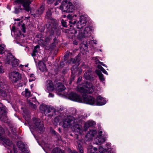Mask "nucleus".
Listing matches in <instances>:
<instances>
[{
  "mask_svg": "<svg viewBox=\"0 0 153 153\" xmlns=\"http://www.w3.org/2000/svg\"><path fill=\"white\" fill-rule=\"evenodd\" d=\"M87 21V18L83 16H81L79 21L76 25L77 27L80 29L76 30L74 29L70 28L67 32V36L72 39L76 37L78 40L80 41L89 37L91 36V32L94 30V28L92 26H88L83 29V27L85 26Z\"/></svg>",
  "mask_w": 153,
  "mask_h": 153,
  "instance_id": "nucleus-1",
  "label": "nucleus"
},
{
  "mask_svg": "<svg viewBox=\"0 0 153 153\" xmlns=\"http://www.w3.org/2000/svg\"><path fill=\"white\" fill-rule=\"evenodd\" d=\"M32 1V0H16L15 1L14 4H22L24 10L28 12L30 10L31 14L35 17L37 16V15H41L43 13L44 9V7L43 6H41L36 11V13H34V10L30 8V5Z\"/></svg>",
  "mask_w": 153,
  "mask_h": 153,
  "instance_id": "nucleus-2",
  "label": "nucleus"
},
{
  "mask_svg": "<svg viewBox=\"0 0 153 153\" xmlns=\"http://www.w3.org/2000/svg\"><path fill=\"white\" fill-rule=\"evenodd\" d=\"M82 118V117L81 118V117L80 116H78L76 119L72 116H68L60 123V125L64 128H69L76 122H80Z\"/></svg>",
  "mask_w": 153,
  "mask_h": 153,
  "instance_id": "nucleus-3",
  "label": "nucleus"
},
{
  "mask_svg": "<svg viewBox=\"0 0 153 153\" xmlns=\"http://www.w3.org/2000/svg\"><path fill=\"white\" fill-rule=\"evenodd\" d=\"M94 90L92 84L88 82L79 85L77 88V91L82 93L91 94L94 92Z\"/></svg>",
  "mask_w": 153,
  "mask_h": 153,
  "instance_id": "nucleus-4",
  "label": "nucleus"
},
{
  "mask_svg": "<svg viewBox=\"0 0 153 153\" xmlns=\"http://www.w3.org/2000/svg\"><path fill=\"white\" fill-rule=\"evenodd\" d=\"M24 117L26 120L28 122L30 126V130H31V128H32L36 131H39V130L40 131L42 132L44 130L43 124L42 123H41V121L39 119H36V118H33V120L34 125H30V123L29 122V116H28L27 118L26 116L24 115Z\"/></svg>",
  "mask_w": 153,
  "mask_h": 153,
  "instance_id": "nucleus-5",
  "label": "nucleus"
},
{
  "mask_svg": "<svg viewBox=\"0 0 153 153\" xmlns=\"http://www.w3.org/2000/svg\"><path fill=\"white\" fill-rule=\"evenodd\" d=\"M79 116L82 117V120H81L80 122L79 123L78 122L77 123L76 122L73 125L72 127L71 128L72 130L74 132V134L77 136L81 135L83 133V132H85L84 131V129H83L82 126L80 124H78V123H82V122L85 119V117L84 116L82 115H79ZM76 138H78V137H76Z\"/></svg>",
  "mask_w": 153,
  "mask_h": 153,
  "instance_id": "nucleus-6",
  "label": "nucleus"
},
{
  "mask_svg": "<svg viewBox=\"0 0 153 153\" xmlns=\"http://www.w3.org/2000/svg\"><path fill=\"white\" fill-rule=\"evenodd\" d=\"M107 137V134L102 129H100L98 131V135L94 139L95 143L97 145H101L106 140Z\"/></svg>",
  "mask_w": 153,
  "mask_h": 153,
  "instance_id": "nucleus-7",
  "label": "nucleus"
},
{
  "mask_svg": "<svg viewBox=\"0 0 153 153\" xmlns=\"http://www.w3.org/2000/svg\"><path fill=\"white\" fill-rule=\"evenodd\" d=\"M8 133L9 131L6 128L3 129L0 126V140L3 142L4 145L11 146L12 145V141L4 136V134H8Z\"/></svg>",
  "mask_w": 153,
  "mask_h": 153,
  "instance_id": "nucleus-8",
  "label": "nucleus"
},
{
  "mask_svg": "<svg viewBox=\"0 0 153 153\" xmlns=\"http://www.w3.org/2000/svg\"><path fill=\"white\" fill-rule=\"evenodd\" d=\"M60 9L66 13H72L75 10V7L71 2L63 1L60 7Z\"/></svg>",
  "mask_w": 153,
  "mask_h": 153,
  "instance_id": "nucleus-9",
  "label": "nucleus"
},
{
  "mask_svg": "<svg viewBox=\"0 0 153 153\" xmlns=\"http://www.w3.org/2000/svg\"><path fill=\"white\" fill-rule=\"evenodd\" d=\"M6 64H11L13 67H16L19 63V60L16 59L10 53H7V57L5 61Z\"/></svg>",
  "mask_w": 153,
  "mask_h": 153,
  "instance_id": "nucleus-10",
  "label": "nucleus"
},
{
  "mask_svg": "<svg viewBox=\"0 0 153 153\" xmlns=\"http://www.w3.org/2000/svg\"><path fill=\"white\" fill-rule=\"evenodd\" d=\"M82 103H86L91 105H96V100L91 96L83 95L82 101Z\"/></svg>",
  "mask_w": 153,
  "mask_h": 153,
  "instance_id": "nucleus-11",
  "label": "nucleus"
},
{
  "mask_svg": "<svg viewBox=\"0 0 153 153\" xmlns=\"http://www.w3.org/2000/svg\"><path fill=\"white\" fill-rule=\"evenodd\" d=\"M5 106L2 103L0 102V119L4 122L7 123L8 122L7 118L6 116L7 111Z\"/></svg>",
  "mask_w": 153,
  "mask_h": 153,
  "instance_id": "nucleus-12",
  "label": "nucleus"
},
{
  "mask_svg": "<svg viewBox=\"0 0 153 153\" xmlns=\"http://www.w3.org/2000/svg\"><path fill=\"white\" fill-rule=\"evenodd\" d=\"M65 97H68L70 100L73 101L80 103H81L82 102V98L79 95L74 93H71L68 95L66 94V95Z\"/></svg>",
  "mask_w": 153,
  "mask_h": 153,
  "instance_id": "nucleus-13",
  "label": "nucleus"
},
{
  "mask_svg": "<svg viewBox=\"0 0 153 153\" xmlns=\"http://www.w3.org/2000/svg\"><path fill=\"white\" fill-rule=\"evenodd\" d=\"M111 143L109 142L106 143L105 146L101 145L99 146L98 151L100 153H105L111 151Z\"/></svg>",
  "mask_w": 153,
  "mask_h": 153,
  "instance_id": "nucleus-14",
  "label": "nucleus"
},
{
  "mask_svg": "<svg viewBox=\"0 0 153 153\" xmlns=\"http://www.w3.org/2000/svg\"><path fill=\"white\" fill-rule=\"evenodd\" d=\"M13 33L16 36V39L17 42H21L20 39L23 38L24 36L23 35H22L20 30L16 29L15 27L13 26L11 30V34H12Z\"/></svg>",
  "mask_w": 153,
  "mask_h": 153,
  "instance_id": "nucleus-15",
  "label": "nucleus"
},
{
  "mask_svg": "<svg viewBox=\"0 0 153 153\" xmlns=\"http://www.w3.org/2000/svg\"><path fill=\"white\" fill-rule=\"evenodd\" d=\"M9 76L10 79L13 82H17L21 78V75L18 72L16 71L10 73Z\"/></svg>",
  "mask_w": 153,
  "mask_h": 153,
  "instance_id": "nucleus-16",
  "label": "nucleus"
},
{
  "mask_svg": "<svg viewBox=\"0 0 153 153\" xmlns=\"http://www.w3.org/2000/svg\"><path fill=\"white\" fill-rule=\"evenodd\" d=\"M56 90L58 92V94L62 96H65L66 95V94L64 92V91L65 89V86L61 83H58L56 85Z\"/></svg>",
  "mask_w": 153,
  "mask_h": 153,
  "instance_id": "nucleus-17",
  "label": "nucleus"
},
{
  "mask_svg": "<svg viewBox=\"0 0 153 153\" xmlns=\"http://www.w3.org/2000/svg\"><path fill=\"white\" fill-rule=\"evenodd\" d=\"M97 134V132L95 130H90L85 136V140L89 141L91 140Z\"/></svg>",
  "mask_w": 153,
  "mask_h": 153,
  "instance_id": "nucleus-18",
  "label": "nucleus"
},
{
  "mask_svg": "<svg viewBox=\"0 0 153 153\" xmlns=\"http://www.w3.org/2000/svg\"><path fill=\"white\" fill-rule=\"evenodd\" d=\"M106 101L107 100L105 98L99 96L96 98V105H102L106 104Z\"/></svg>",
  "mask_w": 153,
  "mask_h": 153,
  "instance_id": "nucleus-19",
  "label": "nucleus"
},
{
  "mask_svg": "<svg viewBox=\"0 0 153 153\" xmlns=\"http://www.w3.org/2000/svg\"><path fill=\"white\" fill-rule=\"evenodd\" d=\"M39 109L41 111L44 112L45 114L48 113L50 112H53L54 111V110L53 109V108L52 107L48 108L45 105H41L39 107Z\"/></svg>",
  "mask_w": 153,
  "mask_h": 153,
  "instance_id": "nucleus-20",
  "label": "nucleus"
},
{
  "mask_svg": "<svg viewBox=\"0 0 153 153\" xmlns=\"http://www.w3.org/2000/svg\"><path fill=\"white\" fill-rule=\"evenodd\" d=\"M46 89L48 92L52 91L54 89V85L52 81L50 80H47L46 83Z\"/></svg>",
  "mask_w": 153,
  "mask_h": 153,
  "instance_id": "nucleus-21",
  "label": "nucleus"
},
{
  "mask_svg": "<svg viewBox=\"0 0 153 153\" xmlns=\"http://www.w3.org/2000/svg\"><path fill=\"white\" fill-rule=\"evenodd\" d=\"M95 124V122L93 120L88 121L84 124V131H85V132L89 127L94 125Z\"/></svg>",
  "mask_w": 153,
  "mask_h": 153,
  "instance_id": "nucleus-22",
  "label": "nucleus"
},
{
  "mask_svg": "<svg viewBox=\"0 0 153 153\" xmlns=\"http://www.w3.org/2000/svg\"><path fill=\"white\" fill-rule=\"evenodd\" d=\"M84 77L86 79L91 80L92 78L91 72L89 71L86 72L84 75Z\"/></svg>",
  "mask_w": 153,
  "mask_h": 153,
  "instance_id": "nucleus-23",
  "label": "nucleus"
},
{
  "mask_svg": "<svg viewBox=\"0 0 153 153\" xmlns=\"http://www.w3.org/2000/svg\"><path fill=\"white\" fill-rule=\"evenodd\" d=\"M38 65L39 69L42 71H45L46 69L44 63L42 61H40L39 62Z\"/></svg>",
  "mask_w": 153,
  "mask_h": 153,
  "instance_id": "nucleus-24",
  "label": "nucleus"
},
{
  "mask_svg": "<svg viewBox=\"0 0 153 153\" xmlns=\"http://www.w3.org/2000/svg\"><path fill=\"white\" fill-rule=\"evenodd\" d=\"M87 48L88 47L85 44L83 43L81 44L80 47V50L83 54H84L86 53Z\"/></svg>",
  "mask_w": 153,
  "mask_h": 153,
  "instance_id": "nucleus-25",
  "label": "nucleus"
},
{
  "mask_svg": "<svg viewBox=\"0 0 153 153\" xmlns=\"http://www.w3.org/2000/svg\"><path fill=\"white\" fill-rule=\"evenodd\" d=\"M62 117L61 116H58L56 117L53 122V124L55 126H57L58 125L59 121L62 120Z\"/></svg>",
  "mask_w": 153,
  "mask_h": 153,
  "instance_id": "nucleus-26",
  "label": "nucleus"
},
{
  "mask_svg": "<svg viewBox=\"0 0 153 153\" xmlns=\"http://www.w3.org/2000/svg\"><path fill=\"white\" fill-rule=\"evenodd\" d=\"M96 73L97 74L100 80L102 82L105 80V78L103 74L99 70H97L96 71Z\"/></svg>",
  "mask_w": 153,
  "mask_h": 153,
  "instance_id": "nucleus-27",
  "label": "nucleus"
},
{
  "mask_svg": "<svg viewBox=\"0 0 153 153\" xmlns=\"http://www.w3.org/2000/svg\"><path fill=\"white\" fill-rule=\"evenodd\" d=\"M22 94L25 97L28 98L30 95V93L28 89H25V91L22 93Z\"/></svg>",
  "mask_w": 153,
  "mask_h": 153,
  "instance_id": "nucleus-28",
  "label": "nucleus"
},
{
  "mask_svg": "<svg viewBox=\"0 0 153 153\" xmlns=\"http://www.w3.org/2000/svg\"><path fill=\"white\" fill-rule=\"evenodd\" d=\"M73 17L71 15H68L67 16V18L70 20L69 22L72 24H74L76 23V21L75 20L73 19Z\"/></svg>",
  "mask_w": 153,
  "mask_h": 153,
  "instance_id": "nucleus-29",
  "label": "nucleus"
},
{
  "mask_svg": "<svg viewBox=\"0 0 153 153\" xmlns=\"http://www.w3.org/2000/svg\"><path fill=\"white\" fill-rule=\"evenodd\" d=\"M5 46L4 45H0V53L2 54L4 53V54H6V52L5 51Z\"/></svg>",
  "mask_w": 153,
  "mask_h": 153,
  "instance_id": "nucleus-30",
  "label": "nucleus"
},
{
  "mask_svg": "<svg viewBox=\"0 0 153 153\" xmlns=\"http://www.w3.org/2000/svg\"><path fill=\"white\" fill-rule=\"evenodd\" d=\"M62 0H47V2L48 4L52 3L54 2H55V5H57Z\"/></svg>",
  "mask_w": 153,
  "mask_h": 153,
  "instance_id": "nucleus-31",
  "label": "nucleus"
},
{
  "mask_svg": "<svg viewBox=\"0 0 153 153\" xmlns=\"http://www.w3.org/2000/svg\"><path fill=\"white\" fill-rule=\"evenodd\" d=\"M52 153H63V152L60 149L56 148L53 150Z\"/></svg>",
  "mask_w": 153,
  "mask_h": 153,
  "instance_id": "nucleus-32",
  "label": "nucleus"
},
{
  "mask_svg": "<svg viewBox=\"0 0 153 153\" xmlns=\"http://www.w3.org/2000/svg\"><path fill=\"white\" fill-rule=\"evenodd\" d=\"M32 100H27L29 106H30L32 108L36 109V107L34 104H33L32 102Z\"/></svg>",
  "mask_w": 153,
  "mask_h": 153,
  "instance_id": "nucleus-33",
  "label": "nucleus"
},
{
  "mask_svg": "<svg viewBox=\"0 0 153 153\" xmlns=\"http://www.w3.org/2000/svg\"><path fill=\"white\" fill-rule=\"evenodd\" d=\"M97 149L96 147H92L90 150V153H98Z\"/></svg>",
  "mask_w": 153,
  "mask_h": 153,
  "instance_id": "nucleus-34",
  "label": "nucleus"
},
{
  "mask_svg": "<svg viewBox=\"0 0 153 153\" xmlns=\"http://www.w3.org/2000/svg\"><path fill=\"white\" fill-rule=\"evenodd\" d=\"M71 70L72 74H74L78 71V69L76 66H74Z\"/></svg>",
  "mask_w": 153,
  "mask_h": 153,
  "instance_id": "nucleus-35",
  "label": "nucleus"
},
{
  "mask_svg": "<svg viewBox=\"0 0 153 153\" xmlns=\"http://www.w3.org/2000/svg\"><path fill=\"white\" fill-rule=\"evenodd\" d=\"M39 48V47L38 45H37L35 47L33 53L32 54V56H34L36 55V53L37 52V49L38 48Z\"/></svg>",
  "mask_w": 153,
  "mask_h": 153,
  "instance_id": "nucleus-36",
  "label": "nucleus"
},
{
  "mask_svg": "<svg viewBox=\"0 0 153 153\" xmlns=\"http://www.w3.org/2000/svg\"><path fill=\"white\" fill-rule=\"evenodd\" d=\"M77 149L79 151V153H83V148L82 145L80 143L78 144Z\"/></svg>",
  "mask_w": 153,
  "mask_h": 153,
  "instance_id": "nucleus-37",
  "label": "nucleus"
},
{
  "mask_svg": "<svg viewBox=\"0 0 153 153\" xmlns=\"http://www.w3.org/2000/svg\"><path fill=\"white\" fill-rule=\"evenodd\" d=\"M35 77L34 75L33 74H31L29 76V82H32L35 80Z\"/></svg>",
  "mask_w": 153,
  "mask_h": 153,
  "instance_id": "nucleus-38",
  "label": "nucleus"
},
{
  "mask_svg": "<svg viewBox=\"0 0 153 153\" xmlns=\"http://www.w3.org/2000/svg\"><path fill=\"white\" fill-rule=\"evenodd\" d=\"M100 59V58L99 57H93V59L94 60L95 63L96 64H97L98 63L100 64V62L99 61Z\"/></svg>",
  "mask_w": 153,
  "mask_h": 153,
  "instance_id": "nucleus-39",
  "label": "nucleus"
},
{
  "mask_svg": "<svg viewBox=\"0 0 153 153\" xmlns=\"http://www.w3.org/2000/svg\"><path fill=\"white\" fill-rule=\"evenodd\" d=\"M28 66V64H27L25 65H19V68L22 71H25V67H27Z\"/></svg>",
  "mask_w": 153,
  "mask_h": 153,
  "instance_id": "nucleus-40",
  "label": "nucleus"
},
{
  "mask_svg": "<svg viewBox=\"0 0 153 153\" xmlns=\"http://www.w3.org/2000/svg\"><path fill=\"white\" fill-rule=\"evenodd\" d=\"M1 64V62H0V65ZM4 70L3 68V67L1 65H0V73L2 74L4 72Z\"/></svg>",
  "mask_w": 153,
  "mask_h": 153,
  "instance_id": "nucleus-41",
  "label": "nucleus"
},
{
  "mask_svg": "<svg viewBox=\"0 0 153 153\" xmlns=\"http://www.w3.org/2000/svg\"><path fill=\"white\" fill-rule=\"evenodd\" d=\"M52 39L51 37V36H50L45 39V42H48Z\"/></svg>",
  "mask_w": 153,
  "mask_h": 153,
  "instance_id": "nucleus-42",
  "label": "nucleus"
},
{
  "mask_svg": "<svg viewBox=\"0 0 153 153\" xmlns=\"http://www.w3.org/2000/svg\"><path fill=\"white\" fill-rule=\"evenodd\" d=\"M10 129L11 130V131L12 132L13 134L15 135L16 134V129L15 128H10Z\"/></svg>",
  "mask_w": 153,
  "mask_h": 153,
  "instance_id": "nucleus-43",
  "label": "nucleus"
},
{
  "mask_svg": "<svg viewBox=\"0 0 153 153\" xmlns=\"http://www.w3.org/2000/svg\"><path fill=\"white\" fill-rule=\"evenodd\" d=\"M61 22L62 25L64 27H66V22L63 19H62Z\"/></svg>",
  "mask_w": 153,
  "mask_h": 153,
  "instance_id": "nucleus-44",
  "label": "nucleus"
},
{
  "mask_svg": "<svg viewBox=\"0 0 153 153\" xmlns=\"http://www.w3.org/2000/svg\"><path fill=\"white\" fill-rule=\"evenodd\" d=\"M51 12L50 10H49L46 13L47 16L48 17H50L51 15Z\"/></svg>",
  "mask_w": 153,
  "mask_h": 153,
  "instance_id": "nucleus-45",
  "label": "nucleus"
},
{
  "mask_svg": "<svg viewBox=\"0 0 153 153\" xmlns=\"http://www.w3.org/2000/svg\"><path fill=\"white\" fill-rule=\"evenodd\" d=\"M102 68V70L101 71L104 74H106L107 75H108V74L107 72L106 71V70L103 68Z\"/></svg>",
  "mask_w": 153,
  "mask_h": 153,
  "instance_id": "nucleus-46",
  "label": "nucleus"
},
{
  "mask_svg": "<svg viewBox=\"0 0 153 153\" xmlns=\"http://www.w3.org/2000/svg\"><path fill=\"white\" fill-rule=\"evenodd\" d=\"M22 31L24 32L25 33V25H23L22 26Z\"/></svg>",
  "mask_w": 153,
  "mask_h": 153,
  "instance_id": "nucleus-47",
  "label": "nucleus"
},
{
  "mask_svg": "<svg viewBox=\"0 0 153 153\" xmlns=\"http://www.w3.org/2000/svg\"><path fill=\"white\" fill-rule=\"evenodd\" d=\"M54 96V95L53 94V93H49V97H53Z\"/></svg>",
  "mask_w": 153,
  "mask_h": 153,
  "instance_id": "nucleus-48",
  "label": "nucleus"
},
{
  "mask_svg": "<svg viewBox=\"0 0 153 153\" xmlns=\"http://www.w3.org/2000/svg\"><path fill=\"white\" fill-rule=\"evenodd\" d=\"M73 44H74V45H77L78 44V42H77L76 41V40H75L74 41H73Z\"/></svg>",
  "mask_w": 153,
  "mask_h": 153,
  "instance_id": "nucleus-49",
  "label": "nucleus"
},
{
  "mask_svg": "<svg viewBox=\"0 0 153 153\" xmlns=\"http://www.w3.org/2000/svg\"><path fill=\"white\" fill-rule=\"evenodd\" d=\"M82 77H79L78 78V80H77V82H80L81 81V80H82Z\"/></svg>",
  "mask_w": 153,
  "mask_h": 153,
  "instance_id": "nucleus-50",
  "label": "nucleus"
},
{
  "mask_svg": "<svg viewBox=\"0 0 153 153\" xmlns=\"http://www.w3.org/2000/svg\"><path fill=\"white\" fill-rule=\"evenodd\" d=\"M99 64H100V65H102L103 66H105V67H107L105 65V64H103V62H100Z\"/></svg>",
  "mask_w": 153,
  "mask_h": 153,
  "instance_id": "nucleus-51",
  "label": "nucleus"
},
{
  "mask_svg": "<svg viewBox=\"0 0 153 153\" xmlns=\"http://www.w3.org/2000/svg\"><path fill=\"white\" fill-rule=\"evenodd\" d=\"M103 68L101 65H99L98 66V68L100 69L101 71L102 70V68Z\"/></svg>",
  "mask_w": 153,
  "mask_h": 153,
  "instance_id": "nucleus-52",
  "label": "nucleus"
},
{
  "mask_svg": "<svg viewBox=\"0 0 153 153\" xmlns=\"http://www.w3.org/2000/svg\"><path fill=\"white\" fill-rule=\"evenodd\" d=\"M19 12V9H17L16 8L15 9V13H18Z\"/></svg>",
  "mask_w": 153,
  "mask_h": 153,
  "instance_id": "nucleus-53",
  "label": "nucleus"
},
{
  "mask_svg": "<svg viewBox=\"0 0 153 153\" xmlns=\"http://www.w3.org/2000/svg\"><path fill=\"white\" fill-rule=\"evenodd\" d=\"M70 153H77L75 151H74L72 152L71 151Z\"/></svg>",
  "mask_w": 153,
  "mask_h": 153,
  "instance_id": "nucleus-54",
  "label": "nucleus"
},
{
  "mask_svg": "<svg viewBox=\"0 0 153 153\" xmlns=\"http://www.w3.org/2000/svg\"><path fill=\"white\" fill-rule=\"evenodd\" d=\"M93 42L95 44H96L97 43H96V40H93Z\"/></svg>",
  "mask_w": 153,
  "mask_h": 153,
  "instance_id": "nucleus-55",
  "label": "nucleus"
},
{
  "mask_svg": "<svg viewBox=\"0 0 153 153\" xmlns=\"http://www.w3.org/2000/svg\"><path fill=\"white\" fill-rule=\"evenodd\" d=\"M82 72V71H81V70H79V74H81Z\"/></svg>",
  "mask_w": 153,
  "mask_h": 153,
  "instance_id": "nucleus-56",
  "label": "nucleus"
},
{
  "mask_svg": "<svg viewBox=\"0 0 153 153\" xmlns=\"http://www.w3.org/2000/svg\"><path fill=\"white\" fill-rule=\"evenodd\" d=\"M109 153H115V152L114 151H112L111 152H109Z\"/></svg>",
  "mask_w": 153,
  "mask_h": 153,
  "instance_id": "nucleus-57",
  "label": "nucleus"
},
{
  "mask_svg": "<svg viewBox=\"0 0 153 153\" xmlns=\"http://www.w3.org/2000/svg\"><path fill=\"white\" fill-rule=\"evenodd\" d=\"M52 132L54 133V134H55V131H54V130H53V131H52Z\"/></svg>",
  "mask_w": 153,
  "mask_h": 153,
  "instance_id": "nucleus-58",
  "label": "nucleus"
},
{
  "mask_svg": "<svg viewBox=\"0 0 153 153\" xmlns=\"http://www.w3.org/2000/svg\"><path fill=\"white\" fill-rule=\"evenodd\" d=\"M45 146L46 147V148H47V147H48L49 148V149H50V147H47V146Z\"/></svg>",
  "mask_w": 153,
  "mask_h": 153,
  "instance_id": "nucleus-59",
  "label": "nucleus"
},
{
  "mask_svg": "<svg viewBox=\"0 0 153 153\" xmlns=\"http://www.w3.org/2000/svg\"><path fill=\"white\" fill-rule=\"evenodd\" d=\"M74 16H75V17H77V15H74Z\"/></svg>",
  "mask_w": 153,
  "mask_h": 153,
  "instance_id": "nucleus-60",
  "label": "nucleus"
},
{
  "mask_svg": "<svg viewBox=\"0 0 153 153\" xmlns=\"http://www.w3.org/2000/svg\"><path fill=\"white\" fill-rule=\"evenodd\" d=\"M16 20L17 21H19V19H16Z\"/></svg>",
  "mask_w": 153,
  "mask_h": 153,
  "instance_id": "nucleus-61",
  "label": "nucleus"
},
{
  "mask_svg": "<svg viewBox=\"0 0 153 153\" xmlns=\"http://www.w3.org/2000/svg\"><path fill=\"white\" fill-rule=\"evenodd\" d=\"M66 17V16L65 15H64L63 16V18H65Z\"/></svg>",
  "mask_w": 153,
  "mask_h": 153,
  "instance_id": "nucleus-62",
  "label": "nucleus"
},
{
  "mask_svg": "<svg viewBox=\"0 0 153 153\" xmlns=\"http://www.w3.org/2000/svg\"><path fill=\"white\" fill-rule=\"evenodd\" d=\"M74 62H75L74 61H72V63H74Z\"/></svg>",
  "mask_w": 153,
  "mask_h": 153,
  "instance_id": "nucleus-63",
  "label": "nucleus"
},
{
  "mask_svg": "<svg viewBox=\"0 0 153 153\" xmlns=\"http://www.w3.org/2000/svg\"><path fill=\"white\" fill-rule=\"evenodd\" d=\"M73 60V59H71V60Z\"/></svg>",
  "mask_w": 153,
  "mask_h": 153,
  "instance_id": "nucleus-64",
  "label": "nucleus"
}]
</instances>
